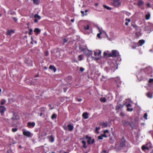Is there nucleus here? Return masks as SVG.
Returning <instances> with one entry per match:
<instances>
[{"instance_id": "obj_33", "label": "nucleus", "mask_w": 153, "mask_h": 153, "mask_svg": "<svg viewBox=\"0 0 153 153\" xmlns=\"http://www.w3.org/2000/svg\"><path fill=\"white\" fill-rule=\"evenodd\" d=\"M33 3L36 4H39V0H32Z\"/></svg>"}, {"instance_id": "obj_7", "label": "nucleus", "mask_w": 153, "mask_h": 153, "mask_svg": "<svg viewBox=\"0 0 153 153\" xmlns=\"http://www.w3.org/2000/svg\"><path fill=\"white\" fill-rule=\"evenodd\" d=\"M23 134L24 135L27 137H30L32 136L31 133L30 132L28 131H25L23 130Z\"/></svg>"}, {"instance_id": "obj_64", "label": "nucleus", "mask_w": 153, "mask_h": 153, "mask_svg": "<svg viewBox=\"0 0 153 153\" xmlns=\"http://www.w3.org/2000/svg\"><path fill=\"white\" fill-rule=\"evenodd\" d=\"M125 24L126 25H128V22H126L125 23Z\"/></svg>"}, {"instance_id": "obj_13", "label": "nucleus", "mask_w": 153, "mask_h": 153, "mask_svg": "<svg viewBox=\"0 0 153 153\" xmlns=\"http://www.w3.org/2000/svg\"><path fill=\"white\" fill-rule=\"evenodd\" d=\"M101 52L100 50H96L94 52V55L95 56H99L101 54Z\"/></svg>"}, {"instance_id": "obj_18", "label": "nucleus", "mask_w": 153, "mask_h": 153, "mask_svg": "<svg viewBox=\"0 0 153 153\" xmlns=\"http://www.w3.org/2000/svg\"><path fill=\"white\" fill-rule=\"evenodd\" d=\"M123 105L122 104H118L116 106V110H119L120 108H123Z\"/></svg>"}, {"instance_id": "obj_21", "label": "nucleus", "mask_w": 153, "mask_h": 153, "mask_svg": "<svg viewBox=\"0 0 153 153\" xmlns=\"http://www.w3.org/2000/svg\"><path fill=\"white\" fill-rule=\"evenodd\" d=\"M115 82L117 83V86L118 87H119V86L118 85V83H120L121 82L120 81V79L118 77L116 78L115 79Z\"/></svg>"}, {"instance_id": "obj_14", "label": "nucleus", "mask_w": 153, "mask_h": 153, "mask_svg": "<svg viewBox=\"0 0 153 153\" xmlns=\"http://www.w3.org/2000/svg\"><path fill=\"white\" fill-rule=\"evenodd\" d=\"M100 125L102 126V127H106L108 126V123L107 122H101L100 123Z\"/></svg>"}, {"instance_id": "obj_8", "label": "nucleus", "mask_w": 153, "mask_h": 153, "mask_svg": "<svg viewBox=\"0 0 153 153\" xmlns=\"http://www.w3.org/2000/svg\"><path fill=\"white\" fill-rule=\"evenodd\" d=\"M6 110V108L4 106H0V113H1V115L4 114Z\"/></svg>"}, {"instance_id": "obj_41", "label": "nucleus", "mask_w": 153, "mask_h": 153, "mask_svg": "<svg viewBox=\"0 0 153 153\" xmlns=\"http://www.w3.org/2000/svg\"><path fill=\"white\" fill-rule=\"evenodd\" d=\"M153 82V79L150 78L149 79L148 82L149 83H151Z\"/></svg>"}, {"instance_id": "obj_32", "label": "nucleus", "mask_w": 153, "mask_h": 153, "mask_svg": "<svg viewBox=\"0 0 153 153\" xmlns=\"http://www.w3.org/2000/svg\"><path fill=\"white\" fill-rule=\"evenodd\" d=\"M100 101L101 102H106V100L105 97H103L100 99Z\"/></svg>"}, {"instance_id": "obj_2", "label": "nucleus", "mask_w": 153, "mask_h": 153, "mask_svg": "<svg viewBox=\"0 0 153 153\" xmlns=\"http://www.w3.org/2000/svg\"><path fill=\"white\" fill-rule=\"evenodd\" d=\"M119 55V52L117 50H112L111 52L108 54V57H116L118 56Z\"/></svg>"}, {"instance_id": "obj_54", "label": "nucleus", "mask_w": 153, "mask_h": 153, "mask_svg": "<svg viewBox=\"0 0 153 153\" xmlns=\"http://www.w3.org/2000/svg\"><path fill=\"white\" fill-rule=\"evenodd\" d=\"M100 128V127L99 126L98 127H96V131H97Z\"/></svg>"}, {"instance_id": "obj_46", "label": "nucleus", "mask_w": 153, "mask_h": 153, "mask_svg": "<svg viewBox=\"0 0 153 153\" xmlns=\"http://www.w3.org/2000/svg\"><path fill=\"white\" fill-rule=\"evenodd\" d=\"M84 70H85L84 68L82 67H81L79 68V70L81 72H82L83 71H84Z\"/></svg>"}, {"instance_id": "obj_58", "label": "nucleus", "mask_w": 153, "mask_h": 153, "mask_svg": "<svg viewBox=\"0 0 153 153\" xmlns=\"http://www.w3.org/2000/svg\"><path fill=\"white\" fill-rule=\"evenodd\" d=\"M147 5L148 6V7H150V4L149 3H148L147 4Z\"/></svg>"}, {"instance_id": "obj_22", "label": "nucleus", "mask_w": 153, "mask_h": 153, "mask_svg": "<svg viewBox=\"0 0 153 153\" xmlns=\"http://www.w3.org/2000/svg\"><path fill=\"white\" fill-rule=\"evenodd\" d=\"M48 139H49V141L51 143L53 142L54 141V138L52 135H51L49 137Z\"/></svg>"}, {"instance_id": "obj_39", "label": "nucleus", "mask_w": 153, "mask_h": 153, "mask_svg": "<svg viewBox=\"0 0 153 153\" xmlns=\"http://www.w3.org/2000/svg\"><path fill=\"white\" fill-rule=\"evenodd\" d=\"M17 130L18 129L16 128H13L12 129V131L13 132H16Z\"/></svg>"}, {"instance_id": "obj_50", "label": "nucleus", "mask_w": 153, "mask_h": 153, "mask_svg": "<svg viewBox=\"0 0 153 153\" xmlns=\"http://www.w3.org/2000/svg\"><path fill=\"white\" fill-rule=\"evenodd\" d=\"M49 53L48 51H45V56H48V55Z\"/></svg>"}, {"instance_id": "obj_12", "label": "nucleus", "mask_w": 153, "mask_h": 153, "mask_svg": "<svg viewBox=\"0 0 153 153\" xmlns=\"http://www.w3.org/2000/svg\"><path fill=\"white\" fill-rule=\"evenodd\" d=\"M14 32V30H8L7 31V34L8 35L11 36V35L12 33H13Z\"/></svg>"}, {"instance_id": "obj_61", "label": "nucleus", "mask_w": 153, "mask_h": 153, "mask_svg": "<svg viewBox=\"0 0 153 153\" xmlns=\"http://www.w3.org/2000/svg\"><path fill=\"white\" fill-rule=\"evenodd\" d=\"M71 22H74V19H72L71 20Z\"/></svg>"}, {"instance_id": "obj_28", "label": "nucleus", "mask_w": 153, "mask_h": 153, "mask_svg": "<svg viewBox=\"0 0 153 153\" xmlns=\"http://www.w3.org/2000/svg\"><path fill=\"white\" fill-rule=\"evenodd\" d=\"M103 7L105 8L106 9L108 10H110L111 9V8L105 5H103Z\"/></svg>"}, {"instance_id": "obj_11", "label": "nucleus", "mask_w": 153, "mask_h": 153, "mask_svg": "<svg viewBox=\"0 0 153 153\" xmlns=\"http://www.w3.org/2000/svg\"><path fill=\"white\" fill-rule=\"evenodd\" d=\"M82 116L84 119H87L88 118V113L86 112H84L82 114Z\"/></svg>"}, {"instance_id": "obj_9", "label": "nucleus", "mask_w": 153, "mask_h": 153, "mask_svg": "<svg viewBox=\"0 0 153 153\" xmlns=\"http://www.w3.org/2000/svg\"><path fill=\"white\" fill-rule=\"evenodd\" d=\"M35 124L34 122L30 123L28 122L27 123V126L29 128H33L35 126Z\"/></svg>"}, {"instance_id": "obj_60", "label": "nucleus", "mask_w": 153, "mask_h": 153, "mask_svg": "<svg viewBox=\"0 0 153 153\" xmlns=\"http://www.w3.org/2000/svg\"><path fill=\"white\" fill-rule=\"evenodd\" d=\"M136 47H137L136 46H132L131 47V48H132V49H135L136 48Z\"/></svg>"}, {"instance_id": "obj_57", "label": "nucleus", "mask_w": 153, "mask_h": 153, "mask_svg": "<svg viewBox=\"0 0 153 153\" xmlns=\"http://www.w3.org/2000/svg\"><path fill=\"white\" fill-rule=\"evenodd\" d=\"M108 130H106L104 131V133L105 134L106 133H108Z\"/></svg>"}, {"instance_id": "obj_43", "label": "nucleus", "mask_w": 153, "mask_h": 153, "mask_svg": "<svg viewBox=\"0 0 153 153\" xmlns=\"http://www.w3.org/2000/svg\"><path fill=\"white\" fill-rule=\"evenodd\" d=\"M63 43L64 44V43H65L66 42H67L68 40L65 38H64L63 39Z\"/></svg>"}, {"instance_id": "obj_55", "label": "nucleus", "mask_w": 153, "mask_h": 153, "mask_svg": "<svg viewBox=\"0 0 153 153\" xmlns=\"http://www.w3.org/2000/svg\"><path fill=\"white\" fill-rule=\"evenodd\" d=\"M34 22L36 23L38 22V20L37 19L35 18V19H34Z\"/></svg>"}, {"instance_id": "obj_52", "label": "nucleus", "mask_w": 153, "mask_h": 153, "mask_svg": "<svg viewBox=\"0 0 153 153\" xmlns=\"http://www.w3.org/2000/svg\"><path fill=\"white\" fill-rule=\"evenodd\" d=\"M131 26L134 28H136L137 27V25H134V24H132Z\"/></svg>"}, {"instance_id": "obj_25", "label": "nucleus", "mask_w": 153, "mask_h": 153, "mask_svg": "<svg viewBox=\"0 0 153 153\" xmlns=\"http://www.w3.org/2000/svg\"><path fill=\"white\" fill-rule=\"evenodd\" d=\"M147 97L149 98H151L152 97V95L151 92H148L146 94Z\"/></svg>"}, {"instance_id": "obj_53", "label": "nucleus", "mask_w": 153, "mask_h": 153, "mask_svg": "<svg viewBox=\"0 0 153 153\" xmlns=\"http://www.w3.org/2000/svg\"><path fill=\"white\" fill-rule=\"evenodd\" d=\"M13 20L15 22H16L17 20V19L16 18L14 17L13 18Z\"/></svg>"}, {"instance_id": "obj_26", "label": "nucleus", "mask_w": 153, "mask_h": 153, "mask_svg": "<svg viewBox=\"0 0 153 153\" xmlns=\"http://www.w3.org/2000/svg\"><path fill=\"white\" fill-rule=\"evenodd\" d=\"M79 49L81 51L85 52L86 51V50L83 47L79 46Z\"/></svg>"}, {"instance_id": "obj_24", "label": "nucleus", "mask_w": 153, "mask_h": 153, "mask_svg": "<svg viewBox=\"0 0 153 153\" xmlns=\"http://www.w3.org/2000/svg\"><path fill=\"white\" fill-rule=\"evenodd\" d=\"M82 143L83 144V145L82 146V147L84 148H87V146L86 145V142H85V140H82Z\"/></svg>"}, {"instance_id": "obj_16", "label": "nucleus", "mask_w": 153, "mask_h": 153, "mask_svg": "<svg viewBox=\"0 0 153 153\" xmlns=\"http://www.w3.org/2000/svg\"><path fill=\"white\" fill-rule=\"evenodd\" d=\"M33 31L36 33V35L39 34L41 32V30L38 28H35Z\"/></svg>"}, {"instance_id": "obj_44", "label": "nucleus", "mask_w": 153, "mask_h": 153, "mask_svg": "<svg viewBox=\"0 0 153 153\" xmlns=\"http://www.w3.org/2000/svg\"><path fill=\"white\" fill-rule=\"evenodd\" d=\"M98 138L99 140H102L103 139V137L101 134L100 136H98Z\"/></svg>"}, {"instance_id": "obj_47", "label": "nucleus", "mask_w": 153, "mask_h": 153, "mask_svg": "<svg viewBox=\"0 0 153 153\" xmlns=\"http://www.w3.org/2000/svg\"><path fill=\"white\" fill-rule=\"evenodd\" d=\"M126 107H127V108H129V107H131V104H130V103H128V104H127L126 105Z\"/></svg>"}, {"instance_id": "obj_49", "label": "nucleus", "mask_w": 153, "mask_h": 153, "mask_svg": "<svg viewBox=\"0 0 153 153\" xmlns=\"http://www.w3.org/2000/svg\"><path fill=\"white\" fill-rule=\"evenodd\" d=\"M125 21H128V22H130L131 21V20L130 19H127V18H126V19H125Z\"/></svg>"}, {"instance_id": "obj_35", "label": "nucleus", "mask_w": 153, "mask_h": 153, "mask_svg": "<svg viewBox=\"0 0 153 153\" xmlns=\"http://www.w3.org/2000/svg\"><path fill=\"white\" fill-rule=\"evenodd\" d=\"M6 102V101L4 100L3 99L1 101V105H4Z\"/></svg>"}, {"instance_id": "obj_4", "label": "nucleus", "mask_w": 153, "mask_h": 153, "mask_svg": "<svg viewBox=\"0 0 153 153\" xmlns=\"http://www.w3.org/2000/svg\"><path fill=\"white\" fill-rule=\"evenodd\" d=\"M145 73L147 74H151L152 73V69L151 67L148 66L143 69Z\"/></svg>"}, {"instance_id": "obj_40", "label": "nucleus", "mask_w": 153, "mask_h": 153, "mask_svg": "<svg viewBox=\"0 0 153 153\" xmlns=\"http://www.w3.org/2000/svg\"><path fill=\"white\" fill-rule=\"evenodd\" d=\"M147 114L146 113L145 114H144L143 116V117L146 120H147Z\"/></svg>"}, {"instance_id": "obj_15", "label": "nucleus", "mask_w": 153, "mask_h": 153, "mask_svg": "<svg viewBox=\"0 0 153 153\" xmlns=\"http://www.w3.org/2000/svg\"><path fill=\"white\" fill-rule=\"evenodd\" d=\"M144 4V2L142 0H138L137 1V5L138 6H140Z\"/></svg>"}, {"instance_id": "obj_23", "label": "nucleus", "mask_w": 153, "mask_h": 153, "mask_svg": "<svg viewBox=\"0 0 153 153\" xmlns=\"http://www.w3.org/2000/svg\"><path fill=\"white\" fill-rule=\"evenodd\" d=\"M141 149L143 151H145L146 149H147L148 150L149 149V147L146 146L144 145H143L142 146Z\"/></svg>"}, {"instance_id": "obj_27", "label": "nucleus", "mask_w": 153, "mask_h": 153, "mask_svg": "<svg viewBox=\"0 0 153 153\" xmlns=\"http://www.w3.org/2000/svg\"><path fill=\"white\" fill-rule=\"evenodd\" d=\"M150 17V15L149 13L146 14L145 15V18L146 20H149Z\"/></svg>"}, {"instance_id": "obj_59", "label": "nucleus", "mask_w": 153, "mask_h": 153, "mask_svg": "<svg viewBox=\"0 0 153 153\" xmlns=\"http://www.w3.org/2000/svg\"><path fill=\"white\" fill-rule=\"evenodd\" d=\"M43 68L44 69L46 70L48 68L46 66H45L43 67Z\"/></svg>"}, {"instance_id": "obj_42", "label": "nucleus", "mask_w": 153, "mask_h": 153, "mask_svg": "<svg viewBox=\"0 0 153 153\" xmlns=\"http://www.w3.org/2000/svg\"><path fill=\"white\" fill-rule=\"evenodd\" d=\"M99 31L100 32V33H98L97 35V37L99 38H100V35L102 34V33L100 32V30H99Z\"/></svg>"}, {"instance_id": "obj_6", "label": "nucleus", "mask_w": 153, "mask_h": 153, "mask_svg": "<svg viewBox=\"0 0 153 153\" xmlns=\"http://www.w3.org/2000/svg\"><path fill=\"white\" fill-rule=\"evenodd\" d=\"M121 4V2H120V0H113L112 3V5L115 7H117Z\"/></svg>"}, {"instance_id": "obj_34", "label": "nucleus", "mask_w": 153, "mask_h": 153, "mask_svg": "<svg viewBox=\"0 0 153 153\" xmlns=\"http://www.w3.org/2000/svg\"><path fill=\"white\" fill-rule=\"evenodd\" d=\"M85 30H88L89 29V26L88 25H87L85 26L84 27Z\"/></svg>"}, {"instance_id": "obj_62", "label": "nucleus", "mask_w": 153, "mask_h": 153, "mask_svg": "<svg viewBox=\"0 0 153 153\" xmlns=\"http://www.w3.org/2000/svg\"><path fill=\"white\" fill-rule=\"evenodd\" d=\"M82 99H79L77 100V101L78 102H80L82 100Z\"/></svg>"}, {"instance_id": "obj_38", "label": "nucleus", "mask_w": 153, "mask_h": 153, "mask_svg": "<svg viewBox=\"0 0 153 153\" xmlns=\"http://www.w3.org/2000/svg\"><path fill=\"white\" fill-rule=\"evenodd\" d=\"M133 108H127V110L128 111H133Z\"/></svg>"}, {"instance_id": "obj_20", "label": "nucleus", "mask_w": 153, "mask_h": 153, "mask_svg": "<svg viewBox=\"0 0 153 153\" xmlns=\"http://www.w3.org/2000/svg\"><path fill=\"white\" fill-rule=\"evenodd\" d=\"M67 126L68 128V129L69 131H71L74 128V126L72 125H71L70 124L68 125Z\"/></svg>"}, {"instance_id": "obj_17", "label": "nucleus", "mask_w": 153, "mask_h": 153, "mask_svg": "<svg viewBox=\"0 0 153 153\" xmlns=\"http://www.w3.org/2000/svg\"><path fill=\"white\" fill-rule=\"evenodd\" d=\"M49 69L53 70L54 72H55L56 71V68L53 65H50L49 67Z\"/></svg>"}, {"instance_id": "obj_5", "label": "nucleus", "mask_w": 153, "mask_h": 153, "mask_svg": "<svg viewBox=\"0 0 153 153\" xmlns=\"http://www.w3.org/2000/svg\"><path fill=\"white\" fill-rule=\"evenodd\" d=\"M116 65L114 63H111L110 65L109 70L111 71V72H114L117 68Z\"/></svg>"}, {"instance_id": "obj_51", "label": "nucleus", "mask_w": 153, "mask_h": 153, "mask_svg": "<svg viewBox=\"0 0 153 153\" xmlns=\"http://www.w3.org/2000/svg\"><path fill=\"white\" fill-rule=\"evenodd\" d=\"M101 134L102 136L103 137H107V136L104 133L103 134Z\"/></svg>"}, {"instance_id": "obj_19", "label": "nucleus", "mask_w": 153, "mask_h": 153, "mask_svg": "<svg viewBox=\"0 0 153 153\" xmlns=\"http://www.w3.org/2000/svg\"><path fill=\"white\" fill-rule=\"evenodd\" d=\"M138 42L140 46H142L145 42V41L143 39L140 40Z\"/></svg>"}, {"instance_id": "obj_45", "label": "nucleus", "mask_w": 153, "mask_h": 153, "mask_svg": "<svg viewBox=\"0 0 153 153\" xmlns=\"http://www.w3.org/2000/svg\"><path fill=\"white\" fill-rule=\"evenodd\" d=\"M120 116L123 117L124 116V114L122 111H121L120 113Z\"/></svg>"}, {"instance_id": "obj_56", "label": "nucleus", "mask_w": 153, "mask_h": 153, "mask_svg": "<svg viewBox=\"0 0 153 153\" xmlns=\"http://www.w3.org/2000/svg\"><path fill=\"white\" fill-rule=\"evenodd\" d=\"M81 13L82 14V16H84V11H82V10H81Z\"/></svg>"}, {"instance_id": "obj_63", "label": "nucleus", "mask_w": 153, "mask_h": 153, "mask_svg": "<svg viewBox=\"0 0 153 153\" xmlns=\"http://www.w3.org/2000/svg\"><path fill=\"white\" fill-rule=\"evenodd\" d=\"M107 53H105V52H104V53H103V54H104V56H105L107 55Z\"/></svg>"}, {"instance_id": "obj_48", "label": "nucleus", "mask_w": 153, "mask_h": 153, "mask_svg": "<svg viewBox=\"0 0 153 153\" xmlns=\"http://www.w3.org/2000/svg\"><path fill=\"white\" fill-rule=\"evenodd\" d=\"M30 65H28L29 66L30 65V66H32L33 65L32 61L31 60H30Z\"/></svg>"}, {"instance_id": "obj_3", "label": "nucleus", "mask_w": 153, "mask_h": 153, "mask_svg": "<svg viewBox=\"0 0 153 153\" xmlns=\"http://www.w3.org/2000/svg\"><path fill=\"white\" fill-rule=\"evenodd\" d=\"M127 142L124 136H123L120 142L119 146L120 147H124L126 146V144Z\"/></svg>"}, {"instance_id": "obj_10", "label": "nucleus", "mask_w": 153, "mask_h": 153, "mask_svg": "<svg viewBox=\"0 0 153 153\" xmlns=\"http://www.w3.org/2000/svg\"><path fill=\"white\" fill-rule=\"evenodd\" d=\"M123 124L125 126H127L129 124V122L127 120H123L122 121Z\"/></svg>"}, {"instance_id": "obj_29", "label": "nucleus", "mask_w": 153, "mask_h": 153, "mask_svg": "<svg viewBox=\"0 0 153 153\" xmlns=\"http://www.w3.org/2000/svg\"><path fill=\"white\" fill-rule=\"evenodd\" d=\"M34 17L35 19H41V17L39 16L37 14H35L34 16Z\"/></svg>"}, {"instance_id": "obj_37", "label": "nucleus", "mask_w": 153, "mask_h": 153, "mask_svg": "<svg viewBox=\"0 0 153 153\" xmlns=\"http://www.w3.org/2000/svg\"><path fill=\"white\" fill-rule=\"evenodd\" d=\"M92 54V53L91 51H88V52L86 53L87 56H89L90 55H91Z\"/></svg>"}, {"instance_id": "obj_1", "label": "nucleus", "mask_w": 153, "mask_h": 153, "mask_svg": "<svg viewBox=\"0 0 153 153\" xmlns=\"http://www.w3.org/2000/svg\"><path fill=\"white\" fill-rule=\"evenodd\" d=\"M83 140L87 139V143L88 144L90 145L94 143V139H92V138L91 137H89L87 135L82 138Z\"/></svg>"}, {"instance_id": "obj_36", "label": "nucleus", "mask_w": 153, "mask_h": 153, "mask_svg": "<svg viewBox=\"0 0 153 153\" xmlns=\"http://www.w3.org/2000/svg\"><path fill=\"white\" fill-rule=\"evenodd\" d=\"M33 30L32 29L30 28L29 29V31L28 32V34L29 35H31L32 34Z\"/></svg>"}, {"instance_id": "obj_31", "label": "nucleus", "mask_w": 153, "mask_h": 153, "mask_svg": "<svg viewBox=\"0 0 153 153\" xmlns=\"http://www.w3.org/2000/svg\"><path fill=\"white\" fill-rule=\"evenodd\" d=\"M45 108L44 107H41L39 108V110L40 111L44 112L45 111Z\"/></svg>"}, {"instance_id": "obj_30", "label": "nucleus", "mask_w": 153, "mask_h": 153, "mask_svg": "<svg viewBox=\"0 0 153 153\" xmlns=\"http://www.w3.org/2000/svg\"><path fill=\"white\" fill-rule=\"evenodd\" d=\"M57 117V115L56 114H53L52 115L51 117V119L52 120H53L54 119L56 118Z\"/></svg>"}]
</instances>
